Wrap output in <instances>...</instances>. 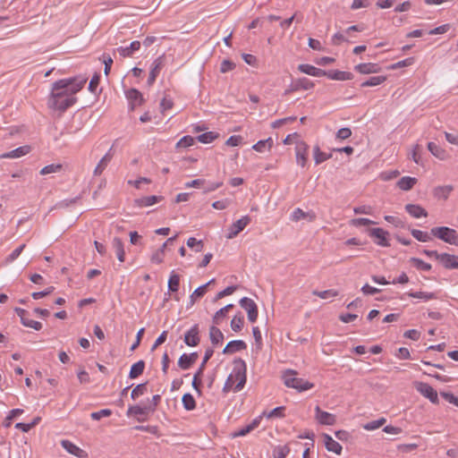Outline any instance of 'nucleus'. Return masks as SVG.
Returning a JSON list of instances; mask_svg holds the SVG:
<instances>
[{"instance_id": "obj_1", "label": "nucleus", "mask_w": 458, "mask_h": 458, "mask_svg": "<svg viewBox=\"0 0 458 458\" xmlns=\"http://www.w3.org/2000/svg\"><path fill=\"white\" fill-rule=\"evenodd\" d=\"M87 81V77L78 76L54 82L47 101L48 107L61 113L64 112L76 103L75 95L84 87Z\"/></svg>"}, {"instance_id": "obj_2", "label": "nucleus", "mask_w": 458, "mask_h": 458, "mask_svg": "<svg viewBox=\"0 0 458 458\" xmlns=\"http://www.w3.org/2000/svg\"><path fill=\"white\" fill-rule=\"evenodd\" d=\"M298 372L293 369H286L283 372L282 379L285 386L296 389L298 392H303L311 389L313 383L297 377Z\"/></svg>"}, {"instance_id": "obj_3", "label": "nucleus", "mask_w": 458, "mask_h": 458, "mask_svg": "<svg viewBox=\"0 0 458 458\" xmlns=\"http://www.w3.org/2000/svg\"><path fill=\"white\" fill-rule=\"evenodd\" d=\"M430 233L434 237L446 243L458 246V233L453 228L447 226L433 227Z\"/></svg>"}, {"instance_id": "obj_4", "label": "nucleus", "mask_w": 458, "mask_h": 458, "mask_svg": "<svg viewBox=\"0 0 458 458\" xmlns=\"http://www.w3.org/2000/svg\"><path fill=\"white\" fill-rule=\"evenodd\" d=\"M236 383L233 391L238 392L242 390L246 383V364L242 359L235 360L233 362V369L231 372Z\"/></svg>"}, {"instance_id": "obj_5", "label": "nucleus", "mask_w": 458, "mask_h": 458, "mask_svg": "<svg viewBox=\"0 0 458 458\" xmlns=\"http://www.w3.org/2000/svg\"><path fill=\"white\" fill-rule=\"evenodd\" d=\"M416 390L428 398L432 403H438L437 392L428 383L417 382L415 384Z\"/></svg>"}, {"instance_id": "obj_6", "label": "nucleus", "mask_w": 458, "mask_h": 458, "mask_svg": "<svg viewBox=\"0 0 458 458\" xmlns=\"http://www.w3.org/2000/svg\"><path fill=\"white\" fill-rule=\"evenodd\" d=\"M240 305L247 311L250 322L254 323L258 318V307L255 301L250 298L243 297L240 300Z\"/></svg>"}, {"instance_id": "obj_7", "label": "nucleus", "mask_w": 458, "mask_h": 458, "mask_svg": "<svg viewBox=\"0 0 458 458\" xmlns=\"http://www.w3.org/2000/svg\"><path fill=\"white\" fill-rule=\"evenodd\" d=\"M388 234V232L382 228H372L369 230V235L374 239L375 243L382 247L390 246V242L387 238Z\"/></svg>"}, {"instance_id": "obj_8", "label": "nucleus", "mask_w": 458, "mask_h": 458, "mask_svg": "<svg viewBox=\"0 0 458 458\" xmlns=\"http://www.w3.org/2000/svg\"><path fill=\"white\" fill-rule=\"evenodd\" d=\"M250 223V217L244 216L242 218L234 222L228 229V239L236 237Z\"/></svg>"}, {"instance_id": "obj_9", "label": "nucleus", "mask_w": 458, "mask_h": 458, "mask_svg": "<svg viewBox=\"0 0 458 458\" xmlns=\"http://www.w3.org/2000/svg\"><path fill=\"white\" fill-rule=\"evenodd\" d=\"M315 419L321 425L332 426L336 422L335 414L322 411L319 406L315 407Z\"/></svg>"}, {"instance_id": "obj_10", "label": "nucleus", "mask_w": 458, "mask_h": 458, "mask_svg": "<svg viewBox=\"0 0 458 458\" xmlns=\"http://www.w3.org/2000/svg\"><path fill=\"white\" fill-rule=\"evenodd\" d=\"M199 326L196 324L191 327L184 335V343L188 346L194 347L199 344Z\"/></svg>"}, {"instance_id": "obj_11", "label": "nucleus", "mask_w": 458, "mask_h": 458, "mask_svg": "<svg viewBox=\"0 0 458 458\" xmlns=\"http://www.w3.org/2000/svg\"><path fill=\"white\" fill-rule=\"evenodd\" d=\"M308 145L301 141L297 143L295 147V154H296V163L297 165L304 167L306 165L308 160Z\"/></svg>"}, {"instance_id": "obj_12", "label": "nucleus", "mask_w": 458, "mask_h": 458, "mask_svg": "<svg viewBox=\"0 0 458 458\" xmlns=\"http://www.w3.org/2000/svg\"><path fill=\"white\" fill-rule=\"evenodd\" d=\"M439 263L446 269H458V256L441 253Z\"/></svg>"}, {"instance_id": "obj_13", "label": "nucleus", "mask_w": 458, "mask_h": 458, "mask_svg": "<svg viewBox=\"0 0 458 458\" xmlns=\"http://www.w3.org/2000/svg\"><path fill=\"white\" fill-rule=\"evenodd\" d=\"M172 245V237L168 238L151 256V262L161 264L164 260L165 250L168 246Z\"/></svg>"}, {"instance_id": "obj_14", "label": "nucleus", "mask_w": 458, "mask_h": 458, "mask_svg": "<svg viewBox=\"0 0 458 458\" xmlns=\"http://www.w3.org/2000/svg\"><path fill=\"white\" fill-rule=\"evenodd\" d=\"M354 70L361 74H370L379 72L381 67L377 64L365 63L355 65Z\"/></svg>"}, {"instance_id": "obj_15", "label": "nucleus", "mask_w": 458, "mask_h": 458, "mask_svg": "<svg viewBox=\"0 0 458 458\" xmlns=\"http://www.w3.org/2000/svg\"><path fill=\"white\" fill-rule=\"evenodd\" d=\"M298 70L305 74L314 76V77H322L326 74V71L317 68L311 64H301L298 65Z\"/></svg>"}, {"instance_id": "obj_16", "label": "nucleus", "mask_w": 458, "mask_h": 458, "mask_svg": "<svg viewBox=\"0 0 458 458\" xmlns=\"http://www.w3.org/2000/svg\"><path fill=\"white\" fill-rule=\"evenodd\" d=\"M126 98L130 101L131 109H134L136 106H140L143 102L142 94L136 89H131L127 90Z\"/></svg>"}, {"instance_id": "obj_17", "label": "nucleus", "mask_w": 458, "mask_h": 458, "mask_svg": "<svg viewBox=\"0 0 458 458\" xmlns=\"http://www.w3.org/2000/svg\"><path fill=\"white\" fill-rule=\"evenodd\" d=\"M247 344L242 340L230 341L223 350L224 354H232L239 351L245 350Z\"/></svg>"}, {"instance_id": "obj_18", "label": "nucleus", "mask_w": 458, "mask_h": 458, "mask_svg": "<svg viewBox=\"0 0 458 458\" xmlns=\"http://www.w3.org/2000/svg\"><path fill=\"white\" fill-rule=\"evenodd\" d=\"M198 353L191 352L190 354L183 353L178 360V365L182 369H188L198 360Z\"/></svg>"}, {"instance_id": "obj_19", "label": "nucleus", "mask_w": 458, "mask_h": 458, "mask_svg": "<svg viewBox=\"0 0 458 458\" xmlns=\"http://www.w3.org/2000/svg\"><path fill=\"white\" fill-rule=\"evenodd\" d=\"M324 444L328 452L341 454L342 445L335 440L333 439L328 434H323Z\"/></svg>"}, {"instance_id": "obj_20", "label": "nucleus", "mask_w": 458, "mask_h": 458, "mask_svg": "<svg viewBox=\"0 0 458 458\" xmlns=\"http://www.w3.org/2000/svg\"><path fill=\"white\" fill-rule=\"evenodd\" d=\"M324 76L335 81H350L353 78V74L352 72L338 70L326 71V74Z\"/></svg>"}, {"instance_id": "obj_21", "label": "nucleus", "mask_w": 458, "mask_h": 458, "mask_svg": "<svg viewBox=\"0 0 458 458\" xmlns=\"http://www.w3.org/2000/svg\"><path fill=\"white\" fill-rule=\"evenodd\" d=\"M114 157L113 148H111L107 153L100 159L94 170L95 175H100L106 168Z\"/></svg>"}, {"instance_id": "obj_22", "label": "nucleus", "mask_w": 458, "mask_h": 458, "mask_svg": "<svg viewBox=\"0 0 458 458\" xmlns=\"http://www.w3.org/2000/svg\"><path fill=\"white\" fill-rule=\"evenodd\" d=\"M61 445L71 454L79 458H83L85 456V452L69 440H62Z\"/></svg>"}, {"instance_id": "obj_23", "label": "nucleus", "mask_w": 458, "mask_h": 458, "mask_svg": "<svg viewBox=\"0 0 458 458\" xmlns=\"http://www.w3.org/2000/svg\"><path fill=\"white\" fill-rule=\"evenodd\" d=\"M30 150V146H21L0 156L1 158H18L28 154Z\"/></svg>"}, {"instance_id": "obj_24", "label": "nucleus", "mask_w": 458, "mask_h": 458, "mask_svg": "<svg viewBox=\"0 0 458 458\" xmlns=\"http://www.w3.org/2000/svg\"><path fill=\"white\" fill-rule=\"evenodd\" d=\"M405 210L414 218L426 217L428 216V212L425 208H423L420 205L416 204H407L405 206Z\"/></svg>"}, {"instance_id": "obj_25", "label": "nucleus", "mask_w": 458, "mask_h": 458, "mask_svg": "<svg viewBox=\"0 0 458 458\" xmlns=\"http://www.w3.org/2000/svg\"><path fill=\"white\" fill-rule=\"evenodd\" d=\"M428 149L434 157L440 160H446L449 157L448 153L444 148L434 142L428 143Z\"/></svg>"}, {"instance_id": "obj_26", "label": "nucleus", "mask_w": 458, "mask_h": 458, "mask_svg": "<svg viewBox=\"0 0 458 458\" xmlns=\"http://www.w3.org/2000/svg\"><path fill=\"white\" fill-rule=\"evenodd\" d=\"M140 41H132L129 47H120L116 50L123 57L131 56L135 51H138L140 47Z\"/></svg>"}, {"instance_id": "obj_27", "label": "nucleus", "mask_w": 458, "mask_h": 458, "mask_svg": "<svg viewBox=\"0 0 458 458\" xmlns=\"http://www.w3.org/2000/svg\"><path fill=\"white\" fill-rule=\"evenodd\" d=\"M209 339L213 346H216L223 343L224 334L218 327L212 326L209 328Z\"/></svg>"}, {"instance_id": "obj_28", "label": "nucleus", "mask_w": 458, "mask_h": 458, "mask_svg": "<svg viewBox=\"0 0 458 458\" xmlns=\"http://www.w3.org/2000/svg\"><path fill=\"white\" fill-rule=\"evenodd\" d=\"M313 87H314V83L310 80L303 77V78H299L294 81V83L292 86V90H293V91H297L299 89L308 90V89H312Z\"/></svg>"}, {"instance_id": "obj_29", "label": "nucleus", "mask_w": 458, "mask_h": 458, "mask_svg": "<svg viewBox=\"0 0 458 458\" xmlns=\"http://www.w3.org/2000/svg\"><path fill=\"white\" fill-rule=\"evenodd\" d=\"M149 411H151V406H148V404H138L134 406L129 407L127 411V415H147Z\"/></svg>"}, {"instance_id": "obj_30", "label": "nucleus", "mask_w": 458, "mask_h": 458, "mask_svg": "<svg viewBox=\"0 0 458 458\" xmlns=\"http://www.w3.org/2000/svg\"><path fill=\"white\" fill-rule=\"evenodd\" d=\"M417 183V179L411 176H403L397 182V186L403 191H410Z\"/></svg>"}, {"instance_id": "obj_31", "label": "nucleus", "mask_w": 458, "mask_h": 458, "mask_svg": "<svg viewBox=\"0 0 458 458\" xmlns=\"http://www.w3.org/2000/svg\"><path fill=\"white\" fill-rule=\"evenodd\" d=\"M113 248L115 250L117 259L120 262H123L125 259V252L123 249V243L118 237H114L112 242Z\"/></svg>"}, {"instance_id": "obj_32", "label": "nucleus", "mask_w": 458, "mask_h": 458, "mask_svg": "<svg viewBox=\"0 0 458 458\" xmlns=\"http://www.w3.org/2000/svg\"><path fill=\"white\" fill-rule=\"evenodd\" d=\"M453 190L452 185L437 186L434 189L433 194L437 199H446Z\"/></svg>"}, {"instance_id": "obj_33", "label": "nucleus", "mask_w": 458, "mask_h": 458, "mask_svg": "<svg viewBox=\"0 0 458 458\" xmlns=\"http://www.w3.org/2000/svg\"><path fill=\"white\" fill-rule=\"evenodd\" d=\"M162 66H163V60H162V58L159 57V58L156 59L154 64H153V68L151 69V71L149 72V75H148V83L149 85H151L155 81V80H156L157 76L158 75Z\"/></svg>"}, {"instance_id": "obj_34", "label": "nucleus", "mask_w": 458, "mask_h": 458, "mask_svg": "<svg viewBox=\"0 0 458 458\" xmlns=\"http://www.w3.org/2000/svg\"><path fill=\"white\" fill-rule=\"evenodd\" d=\"M313 157H314L315 164L319 165L322 162H324L327 159H330L332 157V153L327 154L325 152H322L320 150V148L318 145H316L313 148Z\"/></svg>"}, {"instance_id": "obj_35", "label": "nucleus", "mask_w": 458, "mask_h": 458, "mask_svg": "<svg viewBox=\"0 0 458 458\" xmlns=\"http://www.w3.org/2000/svg\"><path fill=\"white\" fill-rule=\"evenodd\" d=\"M206 292V285H200L199 287L195 289V291L189 297V303L187 304V308L192 307L198 299H200L204 296Z\"/></svg>"}, {"instance_id": "obj_36", "label": "nucleus", "mask_w": 458, "mask_h": 458, "mask_svg": "<svg viewBox=\"0 0 458 458\" xmlns=\"http://www.w3.org/2000/svg\"><path fill=\"white\" fill-rule=\"evenodd\" d=\"M157 200H158V197L152 195V196H146V197L136 199L134 202H135L136 206H138L140 208H143V207L152 206L155 203H157Z\"/></svg>"}, {"instance_id": "obj_37", "label": "nucleus", "mask_w": 458, "mask_h": 458, "mask_svg": "<svg viewBox=\"0 0 458 458\" xmlns=\"http://www.w3.org/2000/svg\"><path fill=\"white\" fill-rule=\"evenodd\" d=\"M145 369V362L143 360H139L138 362L134 363L130 370L129 377L131 378H136L139 376H140Z\"/></svg>"}, {"instance_id": "obj_38", "label": "nucleus", "mask_w": 458, "mask_h": 458, "mask_svg": "<svg viewBox=\"0 0 458 458\" xmlns=\"http://www.w3.org/2000/svg\"><path fill=\"white\" fill-rule=\"evenodd\" d=\"M272 146V138H267V140H259L256 144L252 146V148L258 152H264L266 149H270Z\"/></svg>"}, {"instance_id": "obj_39", "label": "nucleus", "mask_w": 458, "mask_h": 458, "mask_svg": "<svg viewBox=\"0 0 458 458\" xmlns=\"http://www.w3.org/2000/svg\"><path fill=\"white\" fill-rule=\"evenodd\" d=\"M386 80V76H373L361 83V87H374L382 84Z\"/></svg>"}, {"instance_id": "obj_40", "label": "nucleus", "mask_w": 458, "mask_h": 458, "mask_svg": "<svg viewBox=\"0 0 458 458\" xmlns=\"http://www.w3.org/2000/svg\"><path fill=\"white\" fill-rule=\"evenodd\" d=\"M219 134L215 131H208L204 132L197 137V140L204 144L211 143L216 139H217Z\"/></svg>"}, {"instance_id": "obj_41", "label": "nucleus", "mask_w": 458, "mask_h": 458, "mask_svg": "<svg viewBox=\"0 0 458 458\" xmlns=\"http://www.w3.org/2000/svg\"><path fill=\"white\" fill-rule=\"evenodd\" d=\"M290 453V447L287 445H276L273 449L274 458H285Z\"/></svg>"}, {"instance_id": "obj_42", "label": "nucleus", "mask_w": 458, "mask_h": 458, "mask_svg": "<svg viewBox=\"0 0 458 458\" xmlns=\"http://www.w3.org/2000/svg\"><path fill=\"white\" fill-rule=\"evenodd\" d=\"M312 294L315 296H318L321 299H328V298H334V297L338 296L339 292L335 289H329V290L321 291V292L318 291V290H314L312 292Z\"/></svg>"}, {"instance_id": "obj_43", "label": "nucleus", "mask_w": 458, "mask_h": 458, "mask_svg": "<svg viewBox=\"0 0 458 458\" xmlns=\"http://www.w3.org/2000/svg\"><path fill=\"white\" fill-rule=\"evenodd\" d=\"M408 295L411 298L423 299L425 301L437 299V294L434 293L411 292V293H408Z\"/></svg>"}, {"instance_id": "obj_44", "label": "nucleus", "mask_w": 458, "mask_h": 458, "mask_svg": "<svg viewBox=\"0 0 458 458\" xmlns=\"http://www.w3.org/2000/svg\"><path fill=\"white\" fill-rule=\"evenodd\" d=\"M410 262L419 270L429 271L431 269V265L429 263H426L420 259L411 258Z\"/></svg>"}, {"instance_id": "obj_45", "label": "nucleus", "mask_w": 458, "mask_h": 458, "mask_svg": "<svg viewBox=\"0 0 458 458\" xmlns=\"http://www.w3.org/2000/svg\"><path fill=\"white\" fill-rule=\"evenodd\" d=\"M244 323L243 316L240 313L235 315L231 321V327L233 331L239 332L242 330Z\"/></svg>"}, {"instance_id": "obj_46", "label": "nucleus", "mask_w": 458, "mask_h": 458, "mask_svg": "<svg viewBox=\"0 0 458 458\" xmlns=\"http://www.w3.org/2000/svg\"><path fill=\"white\" fill-rule=\"evenodd\" d=\"M411 233L419 242H427L431 240L430 235L427 232H423L418 229H411Z\"/></svg>"}, {"instance_id": "obj_47", "label": "nucleus", "mask_w": 458, "mask_h": 458, "mask_svg": "<svg viewBox=\"0 0 458 458\" xmlns=\"http://www.w3.org/2000/svg\"><path fill=\"white\" fill-rule=\"evenodd\" d=\"M182 401L184 408L188 411L193 410L196 406V402L191 394H184Z\"/></svg>"}, {"instance_id": "obj_48", "label": "nucleus", "mask_w": 458, "mask_h": 458, "mask_svg": "<svg viewBox=\"0 0 458 458\" xmlns=\"http://www.w3.org/2000/svg\"><path fill=\"white\" fill-rule=\"evenodd\" d=\"M62 167L63 166L60 164H51V165L44 166L40 170V174L46 175V174H49L58 173L62 170Z\"/></svg>"}, {"instance_id": "obj_49", "label": "nucleus", "mask_w": 458, "mask_h": 458, "mask_svg": "<svg viewBox=\"0 0 458 458\" xmlns=\"http://www.w3.org/2000/svg\"><path fill=\"white\" fill-rule=\"evenodd\" d=\"M195 143V139L191 136L182 137L177 143L176 148H186L192 146Z\"/></svg>"}, {"instance_id": "obj_50", "label": "nucleus", "mask_w": 458, "mask_h": 458, "mask_svg": "<svg viewBox=\"0 0 458 458\" xmlns=\"http://www.w3.org/2000/svg\"><path fill=\"white\" fill-rule=\"evenodd\" d=\"M386 420L385 418H380L377 420H372L366 423L363 428L366 430H375L386 423Z\"/></svg>"}, {"instance_id": "obj_51", "label": "nucleus", "mask_w": 458, "mask_h": 458, "mask_svg": "<svg viewBox=\"0 0 458 458\" xmlns=\"http://www.w3.org/2000/svg\"><path fill=\"white\" fill-rule=\"evenodd\" d=\"M23 413V410L21 409H13L12 410L7 417L5 418L4 421L3 422V425L5 428H9L11 426V420H14L15 417L21 415Z\"/></svg>"}, {"instance_id": "obj_52", "label": "nucleus", "mask_w": 458, "mask_h": 458, "mask_svg": "<svg viewBox=\"0 0 458 458\" xmlns=\"http://www.w3.org/2000/svg\"><path fill=\"white\" fill-rule=\"evenodd\" d=\"M147 392V384H140L134 387L131 391V397L135 400L140 395H143Z\"/></svg>"}, {"instance_id": "obj_53", "label": "nucleus", "mask_w": 458, "mask_h": 458, "mask_svg": "<svg viewBox=\"0 0 458 458\" xmlns=\"http://www.w3.org/2000/svg\"><path fill=\"white\" fill-rule=\"evenodd\" d=\"M187 246L191 249L194 248L196 252H200L203 249V242L194 237H190L187 241Z\"/></svg>"}, {"instance_id": "obj_54", "label": "nucleus", "mask_w": 458, "mask_h": 458, "mask_svg": "<svg viewBox=\"0 0 458 458\" xmlns=\"http://www.w3.org/2000/svg\"><path fill=\"white\" fill-rule=\"evenodd\" d=\"M233 308V304H227L226 306L221 308L219 310H217L214 317H213V322L216 324H218V319L222 317H225L226 313Z\"/></svg>"}, {"instance_id": "obj_55", "label": "nucleus", "mask_w": 458, "mask_h": 458, "mask_svg": "<svg viewBox=\"0 0 458 458\" xmlns=\"http://www.w3.org/2000/svg\"><path fill=\"white\" fill-rule=\"evenodd\" d=\"M112 415V411L110 409H103L98 411H94L90 414V417L94 420H99L102 418L109 417Z\"/></svg>"}, {"instance_id": "obj_56", "label": "nucleus", "mask_w": 458, "mask_h": 458, "mask_svg": "<svg viewBox=\"0 0 458 458\" xmlns=\"http://www.w3.org/2000/svg\"><path fill=\"white\" fill-rule=\"evenodd\" d=\"M376 224V222L369 219V218H363V217H360V218H353L351 220V225L352 226H365V225H374Z\"/></svg>"}, {"instance_id": "obj_57", "label": "nucleus", "mask_w": 458, "mask_h": 458, "mask_svg": "<svg viewBox=\"0 0 458 458\" xmlns=\"http://www.w3.org/2000/svg\"><path fill=\"white\" fill-rule=\"evenodd\" d=\"M26 245L25 244H21L20 245L18 248H16L7 258H6V262L8 263H11L13 261H14L20 255L21 253L23 251V250L25 249Z\"/></svg>"}, {"instance_id": "obj_58", "label": "nucleus", "mask_w": 458, "mask_h": 458, "mask_svg": "<svg viewBox=\"0 0 458 458\" xmlns=\"http://www.w3.org/2000/svg\"><path fill=\"white\" fill-rule=\"evenodd\" d=\"M421 149H422L421 146L419 144H416L413 147L412 153H411L412 160L418 165L421 164V156H420Z\"/></svg>"}, {"instance_id": "obj_59", "label": "nucleus", "mask_w": 458, "mask_h": 458, "mask_svg": "<svg viewBox=\"0 0 458 458\" xmlns=\"http://www.w3.org/2000/svg\"><path fill=\"white\" fill-rule=\"evenodd\" d=\"M413 63H414V58L408 57L404 60L399 61V62L392 64L391 68L392 69H399V68L410 66V65L413 64Z\"/></svg>"}, {"instance_id": "obj_60", "label": "nucleus", "mask_w": 458, "mask_h": 458, "mask_svg": "<svg viewBox=\"0 0 458 458\" xmlns=\"http://www.w3.org/2000/svg\"><path fill=\"white\" fill-rule=\"evenodd\" d=\"M308 216V214L305 213L302 209L301 208H295L293 210V212L292 213L291 215V219L294 222H297L301 219H304Z\"/></svg>"}, {"instance_id": "obj_61", "label": "nucleus", "mask_w": 458, "mask_h": 458, "mask_svg": "<svg viewBox=\"0 0 458 458\" xmlns=\"http://www.w3.org/2000/svg\"><path fill=\"white\" fill-rule=\"evenodd\" d=\"M236 288L237 287L234 286V285L227 286L223 291H220V292L217 293V294L216 296V300H219V299H222V298H224L225 296L233 294L235 292Z\"/></svg>"}, {"instance_id": "obj_62", "label": "nucleus", "mask_w": 458, "mask_h": 458, "mask_svg": "<svg viewBox=\"0 0 458 458\" xmlns=\"http://www.w3.org/2000/svg\"><path fill=\"white\" fill-rule=\"evenodd\" d=\"M285 408L284 406L276 407L273 409L270 412L267 414V417L268 419L277 417V418H283L284 416Z\"/></svg>"}, {"instance_id": "obj_63", "label": "nucleus", "mask_w": 458, "mask_h": 458, "mask_svg": "<svg viewBox=\"0 0 458 458\" xmlns=\"http://www.w3.org/2000/svg\"><path fill=\"white\" fill-rule=\"evenodd\" d=\"M21 324L24 327H31L37 331L42 328V324L40 322L30 319L29 318H27Z\"/></svg>"}, {"instance_id": "obj_64", "label": "nucleus", "mask_w": 458, "mask_h": 458, "mask_svg": "<svg viewBox=\"0 0 458 458\" xmlns=\"http://www.w3.org/2000/svg\"><path fill=\"white\" fill-rule=\"evenodd\" d=\"M352 135V131L348 127L341 128L336 132V139L346 140Z\"/></svg>"}]
</instances>
